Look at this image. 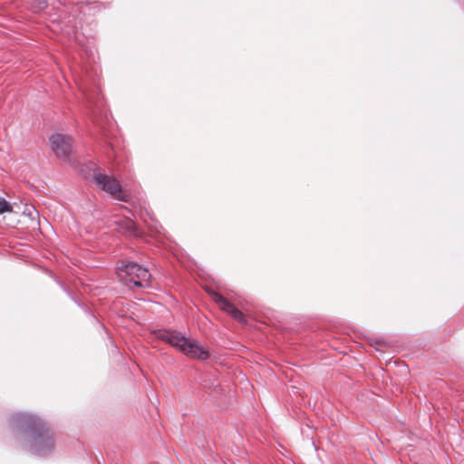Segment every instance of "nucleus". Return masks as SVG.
Segmentation results:
<instances>
[{
	"label": "nucleus",
	"instance_id": "obj_1",
	"mask_svg": "<svg viewBox=\"0 0 464 464\" xmlns=\"http://www.w3.org/2000/svg\"><path fill=\"white\" fill-rule=\"evenodd\" d=\"M11 425L25 432L27 449L38 456H45L54 449L53 433L36 416L17 413L12 416Z\"/></svg>",
	"mask_w": 464,
	"mask_h": 464
},
{
	"label": "nucleus",
	"instance_id": "obj_2",
	"mask_svg": "<svg viewBox=\"0 0 464 464\" xmlns=\"http://www.w3.org/2000/svg\"><path fill=\"white\" fill-rule=\"evenodd\" d=\"M158 339L177 347L182 353L189 358L207 360L209 357L208 351L199 345L198 342L181 335L179 333L169 330H159L155 332Z\"/></svg>",
	"mask_w": 464,
	"mask_h": 464
},
{
	"label": "nucleus",
	"instance_id": "obj_3",
	"mask_svg": "<svg viewBox=\"0 0 464 464\" xmlns=\"http://www.w3.org/2000/svg\"><path fill=\"white\" fill-rule=\"evenodd\" d=\"M118 276L126 284L133 283L135 286H146L150 278L149 270L136 263H122L118 268Z\"/></svg>",
	"mask_w": 464,
	"mask_h": 464
},
{
	"label": "nucleus",
	"instance_id": "obj_4",
	"mask_svg": "<svg viewBox=\"0 0 464 464\" xmlns=\"http://www.w3.org/2000/svg\"><path fill=\"white\" fill-rule=\"evenodd\" d=\"M94 181L97 187L109 193L112 198L121 200H128V194L122 190L119 181L106 174L97 173L94 175Z\"/></svg>",
	"mask_w": 464,
	"mask_h": 464
},
{
	"label": "nucleus",
	"instance_id": "obj_5",
	"mask_svg": "<svg viewBox=\"0 0 464 464\" xmlns=\"http://www.w3.org/2000/svg\"><path fill=\"white\" fill-rule=\"evenodd\" d=\"M52 150L60 159H66L72 152V139L63 133H54L50 137Z\"/></svg>",
	"mask_w": 464,
	"mask_h": 464
},
{
	"label": "nucleus",
	"instance_id": "obj_6",
	"mask_svg": "<svg viewBox=\"0 0 464 464\" xmlns=\"http://www.w3.org/2000/svg\"><path fill=\"white\" fill-rule=\"evenodd\" d=\"M210 295L213 301L225 312L239 322H244V315L240 310L236 308L228 300L218 293L212 291Z\"/></svg>",
	"mask_w": 464,
	"mask_h": 464
},
{
	"label": "nucleus",
	"instance_id": "obj_7",
	"mask_svg": "<svg viewBox=\"0 0 464 464\" xmlns=\"http://www.w3.org/2000/svg\"><path fill=\"white\" fill-rule=\"evenodd\" d=\"M12 206L4 198L0 197V214L11 212Z\"/></svg>",
	"mask_w": 464,
	"mask_h": 464
}]
</instances>
